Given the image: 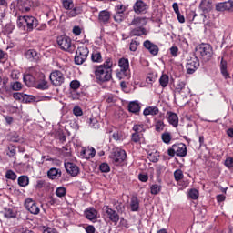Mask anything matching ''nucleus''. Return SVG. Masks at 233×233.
I'll use <instances>...</instances> for the list:
<instances>
[{
	"instance_id": "1",
	"label": "nucleus",
	"mask_w": 233,
	"mask_h": 233,
	"mask_svg": "<svg viewBox=\"0 0 233 233\" xmlns=\"http://www.w3.org/2000/svg\"><path fill=\"white\" fill-rule=\"evenodd\" d=\"M38 25L39 21L34 16L24 15L17 19V26L22 32H32L34 28H37Z\"/></svg>"
},
{
	"instance_id": "2",
	"label": "nucleus",
	"mask_w": 233,
	"mask_h": 233,
	"mask_svg": "<svg viewBox=\"0 0 233 233\" xmlns=\"http://www.w3.org/2000/svg\"><path fill=\"white\" fill-rule=\"evenodd\" d=\"M147 25V17L137 16L129 23V26H134L131 30V35L139 37L147 35L145 26Z\"/></svg>"
},
{
	"instance_id": "3",
	"label": "nucleus",
	"mask_w": 233,
	"mask_h": 233,
	"mask_svg": "<svg viewBox=\"0 0 233 233\" xmlns=\"http://www.w3.org/2000/svg\"><path fill=\"white\" fill-rule=\"evenodd\" d=\"M109 159L116 167H121L125 163V159H127V152L120 148H114L109 155Z\"/></svg>"
},
{
	"instance_id": "4",
	"label": "nucleus",
	"mask_w": 233,
	"mask_h": 233,
	"mask_svg": "<svg viewBox=\"0 0 233 233\" xmlns=\"http://www.w3.org/2000/svg\"><path fill=\"white\" fill-rule=\"evenodd\" d=\"M95 76L98 83H106L112 79V70L98 66L95 70Z\"/></svg>"
},
{
	"instance_id": "5",
	"label": "nucleus",
	"mask_w": 233,
	"mask_h": 233,
	"mask_svg": "<svg viewBox=\"0 0 233 233\" xmlns=\"http://www.w3.org/2000/svg\"><path fill=\"white\" fill-rule=\"evenodd\" d=\"M187 145L183 143L175 144L167 149V154L170 157H174V156L185 157L187 156Z\"/></svg>"
},
{
	"instance_id": "6",
	"label": "nucleus",
	"mask_w": 233,
	"mask_h": 233,
	"mask_svg": "<svg viewBox=\"0 0 233 233\" xmlns=\"http://www.w3.org/2000/svg\"><path fill=\"white\" fill-rule=\"evenodd\" d=\"M88 54H90L88 47L85 46L78 47L75 56L76 65H83L88 58Z\"/></svg>"
},
{
	"instance_id": "7",
	"label": "nucleus",
	"mask_w": 233,
	"mask_h": 233,
	"mask_svg": "<svg viewBox=\"0 0 233 233\" xmlns=\"http://www.w3.org/2000/svg\"><path fill=\"white\" fill-rule=\"evenodd\" d=\"M49 79L54 86H61L65 83V76L59 70L51 72Z\"/></svg>"
},
{
	"instance_id": "8",
	"label": "nucleus",
	"mask_w": 233,
	"mask_h": 233,
	"mask_svg": "<svg viewBox=\"0 0 233 233\" xmlns=\"http://www.w3.org/2000/svg\"><path fill=\"white\" fill-rule=\"evenodd\" d=\"M62 5L67 10L66 13L67 17H76L77 15V7L74 5L73 0H62Z\"/></svg>"
},
{
	"instance_id": "9",
	"label": "nucleus",
	"mask_w": 233,
	"mask_h": 233,
	"mask_svg": "<svg viewBox=\"0 0 233 233\" xmlns=\"http://www.w3.org/2000/svg\"><path fill=\"white\" fill-rule=\"evenodd\" d=\"M57 44L62 50L72 52V39L68 36H58Z\"/></svg>"
},
{
	"instance_id": "10",
	"label": "nucleus",
	"mask_w": 233,
	"mask_h": 233,
	"mask_svg": "<svg viewBox=\"0 0 233 233\" xmlns=\"http://www.w3.org/2000/svg\"><path fill=\"white\" fill-rule=\"evenodd\" d=\"M215 9L217 12H231L233 13V1L228 0L216 4Z\"/></svg>"
},
{
	"instance_id": "11",
	"label": "nucleus",
	"mask_w": 233,
	"mask_h": 233,
	"mask_svg": "<svg viewBox=\"0 0 233 233\" xmlns=\"http://www.w3.org/2000/svg\"><path fill=\"white\" fill-rule=\"evenodd\" d=\"M25 207L28 212L31 214H34L35 216H37L39 212H41V209L39 208V206L34 201L32 198H27L25 201Z\"/></svg>"
},
{
	"instance_id": "12",
	"label": "nucleus",
	"mask_w": 233,
	"mask_h": 233,
	"mask_svg": "<svg viewBox=\"0 0 233 233\" xmlns=\"http://www.w3.org/2000/svg\"><path fill=\"white\" fill-rule=\"evenodd\" d=\"M200 14H195L193 15V21L195 24L205 23V0H202L199 5Z\"/></svg>"
},
{
	"instance_id": "13",
	"label": "nucleus",
	"mask_w": 233,
	"mask_h": 233,
	"mask_svg": "<svg viewBox=\"0 0 233 233\" xmlns=\"http://www.w3.org/2000/svg\"><path fill=\"white\" fill-rule=\"evenodd\" d=\"M133 10L135 14H145L148 10V5L143 2V0H137L134 4Z\"/></svg>"
},
{
	"instance_id": "14",
	"label": "nucleus",
	"mask_w": 233,
	"mask_h": 233,
	"mask_svg": "<svg viewBox=\"0 0 233 233\" xmlns=\"http://www.w3.org/2000/svg\"><path fill=\"white\" fill-rule=\"evenodd\" d=\"M198 68H199V60H198V58L190 59L187 61L186 65L187 74H194Z\"/></svg>"
},
{
	"instance_id": "15",
	"label": "nucleus",
	"mask_w": 233,
	"mask_h": 233,
	"mask_svg": "<svg viewBox=\"0 0 233 233\" xmlns=\"http://www.w3.org/2000/svg\"><path fill=\"white\" fill-rule=\"evenodd\" d=\"M106 214L108 219L112 221V223H114L115 225H117V223H119V214H117L116 210L110 208V207L108 206L106 207Z\"/></svg>"
},
{
	"instance_id": "16",
	"label": "nucleus",
	"mask_w": 233,
	"mask_h": 233,
	"mask_svg": "<svg viewBox=\"0 0 233 233\" xmlns=\"http://www.w3.org/2000/svg\"><path fill=\"white\" fill-rule=\"evenodd\" d=\"M111 16L112 15L108 10H102L98 14V22L100 25H108Z\"/></svg>"
},
{
	"instance_id": "17",
	"label": "nucleus",
	"mask_w": 233,
	"mask_h": 233,
	"mask_svg": "<svg viewBox=\"0 0 233 233\" xmlns=\"http://www.w3.org/2000/svg\"><path fill=\"white\" fill-rule=\"evenodd\" d=\"M143 46L152 56H157L159 54V47L150 40H146Z\"/></svg>"
},
{
	"instance_id": "18",
	"label": "nucleus",
	"mask_w": 233,
	"mask_h": 233,
	"mask_svg": "<svg viewBox=\"0 0 233 233\" xmlns=\"http://www.w3.org/2000/svg\"><path fill=\"white\" fill-rule=\"evenodd\" d=\"M176 90L178 92V94H181L185 97H187V96H190V88L187 87V83L184 81L178 82Z\"/></svg>"
},
{
	"instance_id": "19",
	"label": "nucleus",
	"mask_w": 233,
	"mask_h": 233,
	"mask_svg": "<svg viewBox=\"0 0 233 233\" xmlns=\"http://www.w3.org/2000/svg\"><path fill=\"white\" fill-rule=\"evenodd\" d=\"M65 168L67 172V174H70V176H77L79 174V167L76 166V164L71 162H66L65 163Z\"/></svg>"
},
{
	"instance_id": "20",
	"label": "nucleus",
	"mask_w": 233,
	"mask_h": 233,
	"mask_svg": "<svg viewBox=\"0 0 233 233\" xmlns=\"http://www.w3.org/2000/svg\"><path fill=\"white\" fill-rule=\"evenodd\" d=\"M86 219L89 221H97V210L94 208H88L84 212Z\"/></svg>"
},
{
	"instance_id": "21",
	"label": "nucleus",
	"mask_w": 233,
	"mask_h": 233,
	"mask_svg": "<svg viewBox=\"0 0 233 233\" xmlns=\"http://www.w3.org/2000/svg\"><path fill=\"white\" fill-rule=\"evenodd\" d=\"M32 5L30 0L18 1L17 7L20 12H30Z\"/></svg>"
},
{
	"instance_id": "22",
	"label": "nucleus",
	"mask_w": 233,
	"mask_h": 233,
	"mask_svg": "<svg viewBox=\"0 0 233 233\" xmlns=\"http://www.w3.org/2000/svg\"><path fill=\"white\" fill-rule=\"evenodd\" d=\"M167 116L168 123L172 125V127H176L179 125V116H177V114L174 112H167Z\"/></svg>"
},
{
	"instance_id": "23",
	"label": "nucleus",
	"mask_w": 233,
	"mask_h": 233,
	"mask_svg": "<svg viewBox=\"0 0 233 233\" xmlns=\"http://www.w3.org/2000/svg\"><path fill=\"white\" fill-rule=\"evenodd\" d=\"M118 66L120 67V70H123L124 72H130V62L128 61V58H120Z\"/></svg>"
},
{
	"instance_id": "24",
	"label": "nucleus",
	"mask_w": 233,
	"mask_h": 233,
	"mask_svg": "<svg viewBox=\"0 0 233 233\" xmlns=\"http://www.w3.org/2000/svg\"><path fill=\"white\" fill-rule=\"evenodd\" d=\"M25 56L26 59L29 61H38L39 60V54H37V51L34 49H29L25 53Z\"/></svg>"
},
{
	"instance_id": "25",
	"label": "nucleus",
	"mask_w": 233,
	"mask_h": 233,
	"mask_svg": "<svg viewBox=\"0 0 233 233\" xmlns=\"http://www.w3.org/2000/svg\"><path fill=\"white\" fill-rule=\"evenodd\" d=\"M144 116H157L159 114V108L156 106H150L144 109Z\"/></svg>"
},
{
	"instance_id": "26",
	"label": "nucleus",
	"mask_w": 233,
	"mask_h": 233,
	"mask_svg": "<svg viewBox=\"0 0 233 233\" xmlns=\"http://www.w3.org/2000/svg\"><path fill=\"white\" fill-rule=\"evenodd\" d=\"M129 207L131 212H137V210H139V199L137 197L131 198Z\"/></svg>"
},
{
	"instance_id": "27",
	"label": "nucleus",
	"mask_w": 233,
	"mask_h": 233,
	"mask_svg": "<svg viewBox=\"0 0 233 233\" xmlns=\"http://www.w3.org/2000/svg\"><path fill=\"white\" fill-rule=\"evenodd\" d=\"M24 83L26 86H34L35 85V77L31 74L24 75Z\"/></svg>"
},
{
	"instance_id": "28",
	"label": "nucleus",
	"mask_w": 233,
	"mask_h": 233,
	"mask_svg": "<svg viewBox=\"0 0 233 233\" xmlns=\"http://www.w3.org/2000/svg\"><path fill=\"white\" fill-rule=\"evenodd\" d=\"M41 77L43 78L40 82H38L36 88L38 90H48L50 88V85H48V81L45 79V76L42 74Z\"/></svg>"
},
{
	"instance_id": "29",
	"label": "nucleus",
	"mask_w": 233,
	"mask_h": 233,
	"mask_svg": "<svg viewBox=\"0 0 233 233\" xmlns=\"http://www.w3.org/2000/svg\"><path fill=\"white\" fill-rule=\"evenodd\" d=\"M205 56L206 61H210V59H212V56H214V50L212 49V46H210V44H205Z\"/></svg>"
},
{
	"instance_id": "30",
	"label": "nucleus",
	"mask_w": 233,
	"mask_h": 233,
	"mask_svg": "<svg viewBox=\"0 0 233 233\" xmlns=\"http://www.w3.org/2000/svg\"><path fill=\"white\" fill-rule=\"evenodd\" d=\"M128 110L129 112H132V114H137L139 110H141V106H139V103L133 101L128 104Z\"/></svg>"
},
{
	"instance_id": "31",
	"label": "nucleus",
	"mask_w": 233,
	"mask_h": 233,
	"mask_svg": "<svg viewBox=\"0 0 233 233\" xmlns=\"http://www.w3.org/2000/svg\"><path fill=\"white\" fill-rule=\"evenodd\" d=\"M82 156L86 159H92V157L96 156V149H94L93 147L85 149L82 152Z\"/></svg>"
},
{
	"instance_id": "32",
	"label": "nucleus",
	"mask_w": 233,
	"mask_h": 233,
	"mask_svg": "<svg viewBox=\"0 0 233 233\" xmlns=\"http://www.w3.org/2000/svg\"><path fill=\"white\" fill-rule=\"evenodd\" d=\"M220 71L225 79H230V74H228V71L227 70V61L221 60Z\"/></svg>"
},
{
	"instance_id": "33",
	"label": "nucleus",
	"mask_w": 233,
	"mask_h": 233,
	"mask_svg": "<svg viewBox=\"0 0 233 233\" xmlns=\"http://www.w3.org/2000/svg\"><path fill=\"white\" fill-rule=\"evenodd\" d=\"M147 158L152 163H157L159 161V152H157V151L148 152Z\"/></svg>"
},
{
	"instance_id": "34",
	"label": "nucleus",
	"mask_w": 233,
	"mask_h": 233,
	"mask_svg": "<svg viewBox=\"0 0 233 233\" xmlns=\"http://www.w3.org/2000/svg\"><path fill=\"white\" fill-rule=\"evenodd\" d=\"M142 139H143V134L132 133L131 143H135L136 145H141Z\"/></svg>"
},
{
	"instance_id": "35",
	"label": "nucleus",
	"mask_w": 233,
	"mask_h": 233,
	"mask_svg": "<svg viewBox=\"0 0 233 233\" xmlns=\"http://www.w3.org/2000/svg\"><path fill=\"white\" fill-rule=\"evenodd\" d=\"M170 81V78L168 77V75L163 74L159 78V84L162 88H167L168 86V83Z\"/></svg>"
},
{
	"instance_id": "36",
	"label": "nucleus",
	"mask_w": 233,
	"mask_h": 233,
	"mask_svg": "<svg viewBox=\"0 0 233 233\" xmlns=\"http://www.w3.org/2000/svg\"><path fill=\"white\" fill-rule=\"evenodd\" d=\"M47 176L50 179H56L57 176H61V171H59V169L57 168L53 167L47 172Z\"/></svg>"
},
{
	"instance_id": "37",
	"label": "nucleus",
	"mask_w": 233,
	"mask_h": 233,
	"mask_svg": "<svg viewBox=\"0 0 233 233\" xmlns=\"http://www.w3.org/2000/svg\"><path fill=\"white\" fill-rule=\"evenodd\" d=\"M98 66H102L103 68H106V70H112V66H114V61L112 60V58L107 57L106 59V61L104 62V64H102Z\"/></svg>"
},
{
	"instance_id": "38",
	"label": "nucleus",
	"mask_w": 233,
	"mask_h": 233,
	"mask_svg": "<svg viewBox=\"0 0 233 233\" xmlns=\"http://www.w3.org/2000/svg\"><path fill=\"white\" fill-rule=\"evenodd\" d=\"M30 183V179L26 176H21L18 177V185L20 187H28V184Z\"/></svg>"
},
{
	"instance_id": "39",
	"label": "nucleus",
	"mask_w": 233,
	"mask_h": 233,
	"mask_svg": "<svg viewBox=\"0 0 233 233\" xmlns=\"http://www.w3.org/2000/svg\"><path fill=\"white\" fill-rule=\"evenodd\" d=\"M91 59L94 63H101L103 61V56L99 51H95L92 54Z\"/></svg>"
},
{
	"instance_id": "40",
	"label": "nucleus",
	"mask_w": 233,
	"mask_h": 233,
	"mask_svg": "<svg viewBox=\"0 0 233 233\" xmlns=\"http://www.w3.org/2000/svg\"><path fill=\"white\" fill-rule=\"evenodd\" d=\"M133 130L135 134H143V132L146 130V127L143 124H136L133 126Z\"/></svg>"
},
{
	"instance_id": "41",
	"label": "nucleus",
	"mask_w": 233,
	"mask_h": 233,
	"mask_svg": "<svg viewBox=\"0 0 233 233\" xmlns=\"http://www.w3.org/2000/svg\"><path fill=\"white\" fill-rule=\"evenodd\" d=\"M159 192H161V185H157V184H153L150 187V193L153 196H157V194H159Z\"/></svg>"
},
{
	"instance_id": "42",
	"label": "nucleus",
	"mask_w": 233,
	"mask_h": 233,
	"mask_svg": "<svg viewBox=\"0 0 233 233\" xmlns=\"http://www.w3.org/2000/svg\"><path fill=\"white\" fill-rule=\"evenodd\" d=\"M11 141H13L14 143H25V138L19 137L17 133H13L11 135Z\"/></svg>"
},
{
	"instance_id": "43",
	"label": "nucleus",
	"mask_w": 233,
	"mask_h": 233,
	"mask_svg": "<svg viewBox=\"0 0 233 233\" xmlns=\"http://www.w3.org/2000/svg\"><path fill=\"white\" fill-rule=\"evenodd\" d=\"M56 194L57 198H65L66 196V188L63 187H59L56 188Z\"/></svg>"
},
{
	"instance_id": "44",
	"label": "nucleus",
	"mask_w": 233,
	"mask_h": 233,
	"mask_svg": "<svg viewBox=\"0 0 233 233\" xmlns=\"http://www.w3.org/2000/svg\"><path fill=\"white\" fill-rule=\"evenodd\" d=\"M116 77L118 79H123L124 77H130V74H128V71H124L123 69L116 71Z\"/></svg>"
},
{
	"instance_id": "45",
	"label": "nucleus",
	"mask_w": 233,
	"mask_h": 233,
	"mask_svg": "<svg viewBox=\"0 0 233 233\" xmlns=\"http://www.w3.org/2000/svg\"><path fill=\"white\" fill-rule=\"evenodd\" d=\"M10 86L15 92H19V90L23 89V84L21 82H13Z\"/></svg>"
},
{
	"instance_id": "46",
	"label": "nucleus",
	"mask_w": 233,
	"mask_h": 233,
	"mask_svg": "<svg viewBox=\"0 0 233 233\" xmlns=\"http://www.w3.org/2000/svg\"><path fill=\"white\" fill-rule=\"evenodd\" d=\"M25 93H14L13 97L15 99V101H20V103H23L25 101Z\"/></svg>"
},
{
	"instance_id": "47",
	"label": "nucleus",
	"mask_w": 233,
	"mask_h": 233,
	"mask_svg": "<svg viewBox=\"0 0 233 233\" xmlns=\"http://www.w3.org/2000/svg\"><path fill=\"white\" fill-rule=\"evenodd\" d=\"M88 123L91 128H95V129L99 128V121H97V119L92 117L89 119Z\"/></svg>"
},
{
	"instance_id": "48",
	"label": "nucleus",
	"mask_w": 233,
	"mask_h": 233,
	"mask_svg": "<svg viewBox=\"0 0 233 233\" xmlns=\"http://www.w3.org/2000/svg\"><path fill=\"white\" fill-rule=\"evenodd\" d=\"M162 141H164V143L168 145V143H170V141H172V135H170V133H168V132L162 134Z\"/></svg>"
},
{
	"instance_id": "49",
	"label": "nucleus",
	"mask_w": 233,
	"mask_h": 233,
	"mask_svg": "<svg viewBox=\"0 0 233 233\" xmlns=\"http://www.w3.org/2000/svg\"><path fill=\"white\" fill-rule=\"evenodd\" d=\"M174 177H175V180L181 181V179H183L184 177L183 171L181 169H177L174 172Z\"/></svg>"
},
{
	"instance_id": "50",
	"label": "nucleus",
	"mask_w": 233,
	"mask_h": 233,
	"mask_svg": "<svg viewBox=\"0 0 233 233\" xmlns=\"http://www.w3.org/2000/svg\"><path fill=\"white\" fill-rule=\"evenodd\" d=\"M155 127L157 132H161L165 128V123L163 122V120H157Z\"/></svg>"
},
{
	"instance_id": "51",
	"label": "nucleus",
	"mask_w": 233,
	"mask_h": 233,
	"mask_svg": "<svg viewBox=\"0 0 233 233\" xmlns=\"http://www.w3.org/2000/svg\"><path fill=\"white\" fill-rule=\"evenodd\" d=\"M225 167H227V168H228L229 170L231 168H233V157H228L226 158L225 162H224Z\"/></svg>"
},
{
	"instance_id": "52",
	"label": "nucleus",
	"mask_w": 233,
	"mask_h": 233,
	"mask_svg": "<svg viewBox=\"0 0 233 233\" xmlns=\"http://www.w3.org/2000/svg\"><path fill=\"white\" fill-rule=\"evenodd\" d=\"M6 179H12V181L17 179V175L12 170H8L5 174Z\"/></svg>"
},
{
	"instance_id": "53",
	"label": "nucleus",
	"mask_w": 233,
	"mask_h": 233,
	"mask_svg": "<svg viewBox=\"0 0 233 233\" xmlns=\"http://www.w3.org/2000/svg\"><path fill=\"white\" fill-rule=\"evenodd\" d=\"M99 170L106 174V173L110 172V166H108L107 163H102L99 166Z\"/></svg>"
},
{
	"instance_id": "54",
	"label": "nucleus",
	"mask_w": 233,
	"mask_h": 233,
	"mask_svg": "<svg viewBox=\"0 0 233 233\" xmlns=\"http://www.w3.org/2000/svg\"><path fill=\"white\" fill-rule=\"evenodd\" d=\"M188 196L191 198V199H198L199 198V191L197 189H191L188 193Z\"/></svg>"
},
{
	"instance_id": "55",
	"label": "nucleus",
	"mask_w": 233,
	"mask_h": 233,
	"mask_svg": "<svg viewBox=\"0 0 233 233\" xmlns=\"http://www.w3.org/2000/svg\"><path fill=\"white\" fill-rule=\"evenodd\" d=\"M137 46H139V42L132 40L129 46V50L131 52H136V50H137Z\"/></svg>"
},
{
	"instance_id": "56",
	"label": "nucleus",
	"mask_w": 233,
	"mask_h": 233,
	"mask_svg": "<svg viewBox=\"0 0 233 233\" xmlns=\"http://www.w3.org/2000/svg\"><path fill=\"white\" fill-rule=\"evenodd\" d=\"M115 10H116V14L123 15L125 13V11L127 10V7L123 5H117L115 7Z\"/></svg>"
},
{
	"instance_id": "57",
	"label": "nucleus",
	"mask_w": 233,
	"mask_h": 233,
	"mask_svg": "<svg viewBox=\"0 0 233 233\" xmlns=\"http://www.w3.org/2000/svg\"><path fill=\"white\" fill-rule=\"evenodd\" d=\"M169 52L172 57H177V55L179 54V48L173 46L172 47H170Z\"/></svg>"
},
{
	"instance_id": "58",
	"label": "nucleus",
	"mask_w": 233,
	"mask_h": 233,
	"mask_svg": "<svg viewBox=\"0 0 233 233\" xmlns=\"http://www.w3.org/2000/svg\"><path fill=\"white\" fill-rule=\"evenodd\" d=\"M43 233H59V231H57V229H56L54 228L44 226Z\"/></svg>"
},
{
	"instance_id": "59",
	"label": "nucleus",
	"mask_w": 233,
	"mask_h": 233,
	"mask_svg": "<svg viewBox=\"0 0 233 233\" xmlns=\"http://www.w3.org/2000/svg\"><path fill=\"white\" fill-rule=\"evenodd\" d=\"M80 86H81V83L79 81H77V80H73L70 83V87L73 90H77Z\"/></svg>"
},
{
	"instance_id": "60",
	"label": "nucleus",
	"mask_w": 233,
	"mask_h": 233,
	"mask_svg": "<svg viewBox=\"0 0 233 233\" xmlns=\"http://www.w3.org/2000/svg\"><path fill=\"white\" fill-rule=\"evenodd\" d=\"M4 216L8 218H15V213L12 209H5Z\"/></svg>"
},
{
	"instance_id": "61",
	"label": "nucleus",
	"mask_w": 233,
	"mask_h": 233,
	"mask_svg": "<svg viewBox=\"0 0 233 233\" xmlns=\"http://www.w3.org/2000/svg\"><path fill=\"white\" fill-rule=\"evenodd\" d=\"M196 52L198 56H201V57L205 56V47L200 46L196 48Z\"/></svg>"
},
{
	"instance_id": "62",
	"label": "nucleus",
	"mask_w": 233,
	"mask_h": 233,
	"mask_svg": "<svg viewBox=\"0 0 233 233\" xmlns=\"http://www.w3.org/2000/svg\"><path fill=\"white\" fill-rule=\"evenodd\" d=\"M73 114H75L77 116H83V110L81 109V107L76 106L73 109Z\"/></svg>"
},
{
	"instance_id": "63",
	"label": "nucleus",
	"mask_w": 233,
	"mask_h": 233,
	"mask_svg": "<svg viewBox=\"0 0 233 233\" xmlns=\"http://www.w3.org/2000/svg\"><path fill=\"white\" fill-rule=\"evenodd\" d=\"M147 83L149 85H152L156 81V76L152 74H148L147 78H146Z\"/></svg>"
},
{
	"instance_id": "64",
	"label": "nucleus",
	"mask_w": 233,
	"mask_h": 233,
	"mask_svg": "<svg viewBox=\"0 0 233 233\" xmlns=\"http://www.w3.org/2000/svg\"><path fill=\"white\" fill-rule=\"evenodd\" d=\"M31 101H34V96L30 95H25L24 96V102L23 103H31Z\"/></svg>"
}]
</instances>
